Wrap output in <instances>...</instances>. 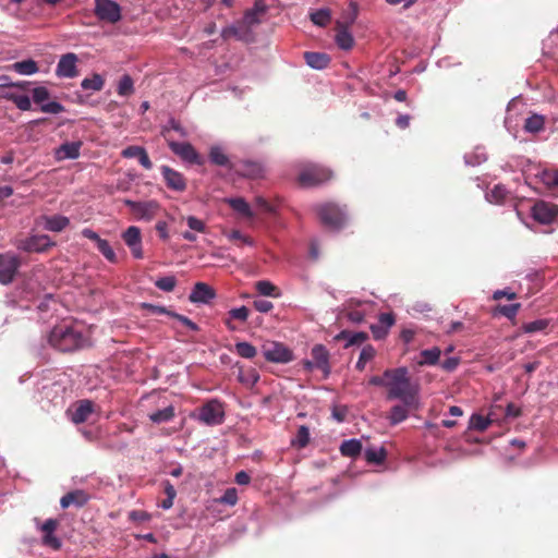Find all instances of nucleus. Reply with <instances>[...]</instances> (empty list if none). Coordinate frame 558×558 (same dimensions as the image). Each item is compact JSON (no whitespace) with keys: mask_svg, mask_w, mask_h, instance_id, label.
Segmentation results:
<instances>
[{"mask_svg":"<svg viewBox=\"0 0 558 558\" xmlns=\"http://www.w3.org/2000/svg\"><path fill=\"white\" fill-rule=\"evenodd\" d=\"M253 305L256 311L259 313H268L272 310L274 305L270 301L264 299H257L253 302Z\"/></svg>","mask_w":558,"mask_h":558,"instance_id":"0e129e2a","label":"nucleus"},{"mask_svg":"<svg viewBox=\"0 0 558 558\" xmlns=\"http://www.w3.org/2000/svg\"><path fill=\"white\" fill-rule=\"evenodd\" d=\"M385 378L388 400H400L411 408L418 409V386L411 381L405 367L386 371Z\"/></svg>","mask_w":558,"mask_h":558,"instance_id":"f257e3e1","label":"nucleus"},{"mask_svg":"<svg viewBox=\"0 0 558 558\" xmlns=\"http://www.w3.org/2000/svg\"><path fill=\"white\" fill-rule=\"evenodd\" d=\"M255 287H256V290L258 291V293L264 296L278 298L280 295L278 288L276 286H274L270 281H267V280L257 281Z\"/></svg>","mask_w":558,"mask_h":558,"instance_id":"37998d69","label":"nucleus"},{"mask_svg":"<svg viewBox=\"0 0 558 558\" xmlns=\"http://www.w3.org/2000/svg\"><path fill=\"white\" fill-rule=\"evenodd\" d=\"M359 7L355 2H350L349 5L342 11L341 16L336 22V27L349 28L357 19Z\"/></svg>","mask_w":558,"mask_h":558,"instance_id":"b1692460","label":"nucleus"},{"mask_svg":"<svg viewBox=\"0 0 558 558\" xmlns=\"http://www.w3.org/2000/svg\"><path fill=\"white\" fill-rule=\"evenodd\" d=\"M170 149L178 155L183 161L202 166L204 163L203 157L195 150V148L186 142H169Z\"/></svg>","mask_w":558,"mask_h":558,"instance_id":"ddd939ff","label":"nucleus"},{"mask_svg":"<svg viewBox=\"0 0 558 558\" xmlns=\"http://www.w3.org/2000/svg\"><path fill=\"white\" fill-rule=\"evenodd\" d=\"M88 500V495L84 490H74L65 494L61 500L60 505L63 509L74 505L77 507L84 506Z\"/></svg>","mask_w":558,"mask_h":558,"instance_id":"393cba45","label":"nucleus"},{"mask_svg":"<svg viewBox=\"0 0 558 558\" xmlns=\"http://www.w3.org/2000/svg\"><path fill=\"white\" fill-rule=\"evenodd\" d=\"M77 56L75 53L69 52L63 54L56 69V74L58 77H66L72 78L77 75Z\"/></svg>","mask_w":558,"mask_h":558,"instance_id":"a211bd4d","label":"nucleus"},{"mask_svg":"<svg viewBox=\"0 0 558 558\" xmlns=\"http://www.w3.org/2000/svg\"><path fill=\"white\" fill-rule=\"evenodd\" d=\"M160 171L169 189L177 192H183L186 189V181L182 173L168 166H162Z\"/></svg>","mask_w":558,"mask_h":558,"instance_id":"6ab92c4d","label":"nucleus"},{"mask_svg":"<svg viewBox=\"0 0 558 558\" xmlns=\"http://www.w3.org/2000/svg\"><path fill=\"white\" fill-rule=\"evenodd\" d=\"M94 404L89 400H81L72 409H69L68 413L71 421L75 424L87 421L89 415L93 413Z\"/></svg>","mask_w":558,"mask_h":558,"instance_id":"412c9836","label":"nucleus"},{"mask_svg":"<svg viewBox=\"0 0 558 558\" xmlns=\"http://www.w3.org/2000/svg\"><path fill=\"white\" fill-rule=\"evenodd\" d=\"M335 37L337 46L342 50H350L354 45V38L347 27H336Z\"/></svg>","mask_w":558,"mask_h":558,"instance_id":"cd10ccee","label":"nucleus"},{"mask_svg":"<svg viewBox=\"0 0 558 558\" xmlns=\"http://www.w3.org/2000/svg\"><path fill=\"white\" fill-rule=\"evenodd\" d=\"M214 298V290L204 282H197L190 294V301L193 303H208Z\"/></svg>","mask_w":558,"mask_h":558,"instance_id":"5701e85b","label":"nucleus"},{"mask_svg":"<svg viewBox=\"0 0 558 558\" xmlns=\"http://www.w3.org/2000/svg\"><path fill=\"white\" fill-rule=\"evenodd\" d=\"M1 97L12 101L22 111H28L32 108L31 98L26 95H19L13 92H5L1 95Z\"/></svg>","mask_w":558,"mask_h":558,"instance_id":"c85d7f7f","label":"nucleus"},{"mask_svg":"<svg viewBox=\"0 0 558 558\" xmlns=\"http://www.w3.org/2000/svg\"><path fill=\"white\" fill-rule=\"evenodd\" d=\"M316 211L322 223L332 230L341 229L348 220L347 213L333 203L318 205Z\"/></svg>","mask_w":558,"mask_h":558,"instance_id":"7ed1b4c3","label":"nucleus"},{"mask_svg":"<svg viewBox=\"0 0 558 558\" xmlns=\"http://www.w3.org/2000/svg\"><path fill=\"white\" fill-rule=\"evenodd\" d=\"M156 230L161 239L167 240L169 238L168 225L166 221H158L156 223Z\"/></svg>","mask_w":558,"mask_h":558,"instance_id":"774afa93","label":"nucleus"},{"mask_svg":"<svg viewBox=\"0 0 558 558\" xmlns=\"http://www.w3.org/2000/svg\"><path fill=\"white\" fill-rule=\"evenodd\" d=\"M209 160L211 163L220 167H228L230 163L226 150L220 145H214L209 149Z\"/></svg>","mask_w":558,"mask_h":558,"instance_id":"7c9ffc66","label":"nucleus"},{"mask_svg":"<svg viewBox=\"0 0 558 558\" xmlns=\"http://www.w3.org/2000/svg\"><path fill=\"white\" fill-rule=\"evenodd\" d=\"M548 326V320L536 319L534 322L526 323L522 326L525 333H534L544 330Z\"/></svg>","mask_w":558,"mask_h":558,"instance_id":"6e6d98bb","label":"nucleus"},{"mask_svg":"<svg viewBox=\"0 0 558 558\" xmlns=\"http://www.w3.org/2000/svg\"><path fill=\"white\" fill-rule=\"evenodd\" d=\"M310 441V430L306 426L302 425L299 427L295 438L292 440V445L299 448H304Z\"/></svg>","mask_w":558,"mask_h":558,"instance_id":"864d4df0","label":"nucleus"},{"mask_svg":"<svg viewBox=\"0 0 558 558\" xmlns=\"http://www.w3.org/2000/svg\"><path fill=\"white\" fill-rule=\"evenodd\" d=\"M189 228L193 231L204 233L206 231V225L203 220L195 216H187L185 218Z\"/></svg>","mask_w":558,"mask_h":558,"instance_id":"052dcab7","label":"nucleus"},{"mask_svg":"<svg viewBox=\"0 0 558 558\" xmlns=\"http://www.w3.org/2000/svg\"><path fill=\"white\" fill-rule=\"evenodd\" d=\"M122 239L132 252V255L141 259L143 258L142 235L138 227L131 226L123 233Z\"/></svg>","mask_w":558,"mask_h":558,"instance_id":"dca6fc26","label":"nucleus"},{"mask_svg":"<svg viewBox=\"0 0 558 558\" xmlns=\"http://www.w3.org/2000/svg\"><path fill=\"white\" fill-rule=\"evenodd\" d=\"M37 526L44 533L43 544L49 546L53 549H59L61 547V541L53 535L58 522L53 519L46 520L41 525H39V521L35 519Z\"/></svg>","mask_w":558,"mask_h":558,"instance_id":"aec40b11","label":"nucleus"},{"mask_svg":"<svg viewBox=\"0 0 558 558\" xmlns=\"http://www.w3.org/2000/svg\"><path fill=\"white\" fill-rule=\"evenodd\" d=\"M330 171L317 165H306L299 173V182L305 187L315 186L330 178Z\"/></svg>","mask_w":558,"mask_h":558,"instance_id":"20e7f679","label":"nucleus"},{"mask_svg":"<svg viewBox=\"0 0 558 558\" xmlns=\"http://www.w3.org/2000/svg\"><path fill=\"white\" fill-rule=\"evenodd\" d=\"M220 501L226 505L233 506L238 501V495L235 488H228L222 497L220 498Z\"/></svg>","mask_w":558,"mask_h":558,"instance_id":"e2e57ef3","label":"nucleus"},{"mask_svg":"<svg viewBox=\"0 0 558 558\" xmlns=\"http://www.w3.org/2000/svg\"><path fill=\"white\" fill-rule=\"evenodd\" d=\"M376 351L372 345L364 347L360 353L359 361L356 362V368L360 371L364 369L366 363L373 360Z\"/></svg>","mask_w":558,"mask_h":558,"instance_id":"8fccbe9b","label":"nucleus"},{"mask_svg":"<svg viewBox=\"0 0 558 558\" xmlns=\"http://www.w3.org/2000/svg\"><path fill=\"white\" fill-rule=\"evenodd\" d=\"M172 317L178 319L181 324L186 326L189 329H191L193 331L198 330L197 325L194 322H192L190 318H187V317H185L183 315L177 314V313H173Z\"/></svg>","mask_w":558,"mask_h":558,"instance_id":"338daca9","label":"nucleus"},{"mask_svg":"<svg viewBox=\"0 0 558 558\" xmlns=\"http://www.w3.org/2000/svg\"><path fill=\"white\" fill-rule=\"evenodd\" d=\"M520 304L519 303H512V304H508V305H500L498 306V312L504 315L505 317L509 318V319H513L515 316H517V313L520 308Z\"/></svg>","mask_w":558,"mask_h":558,"instance_id":"bf43d9fd","label":"nucleus"},{"mask_svg":"<svg viewBox=\"0 0 558 558\" xmlns=\"http://www.w3.org/2000/svg\"><path fill=\"white\" fill-rule=\"evenodd\" d=\"M223 418L225 410L218 400H210L198 410L197 420L206 425H219Z\"/></svg>","mask_w":558,"mask_h":558,"instance_id":"39448f33","label":"nucleus"},{"mask_svg":"<svg viewBox=\"0 0 558 558\" xmlns=\"http://www.w3.org/2000/svg\"><path fill=\"white\" fill-rule=\"evenodd\" d=\"M20 267L17 256L11 253L0 254V282L10 283Z\"/></svg>","mask_w":558,"mask_h":558,"instance_id":"4468645a","label":"nucleus"},{"mask_svg":"<svg viewBox=\"0 0 558 558\" xmlns=\"http://www.w3.org/2000/svg\"><path fill=\"white\" fill-rule=\"evenodd\" d=\"M148 416L149 420L155 424L170 422L174 417V407L169 404L163 409L150 413Z\"/></svg>","mask_w":558,"mask_h":558,"instance_id":"f704fd0d","label":"nucleus"},{"mask_svg":"<svg viewBox=\"0 0 558 558\" xmlns=\"http://www.w3.org/2000/svg\"><path fill=\"white\" fill-rule=\"evenodd\" d=\"M226 202L230 205V207L242 216L252 219L254 217V213L251 209L248 203L242 197L228 198Z\"/></svg>","mask_w":558,"mask_h":558,"instance_id":"2f4dec72","label":"nucleus"},{"mask_svg":"<svg viewBox=\"0 0 558 558\" xmlns=\"http://www.w3.org/2000/svg\"><path fill=\"white\" fill-rule=\"evenodd\" d=\"M507 195V190L502 185H495L494 189L486 194V199L489 203L499 204Z\"/></svg>","mask_w":558,"mask_h":558,"instance_id":"3c124183","label":"nucleus"},{"mask_svg":"<svg viewBox=\"0 0 558 558\" xmlns=\"http://www.w3.org/2000/svg\"><path fill=\"white\" fill-rule=\"evenodd\" d=\"M81 147V141L65 142L56 149L54 156L58 160L76 159L80 156Z\"/></svg>","mask_w":558,"mask_h":558,"instance_id":"4be33fe9","label":"nucleus"},{"mask_svg":"<svg viewBox=\"0 0 558 558\" xmlns=\"http://www.w3.org/2000/svg\"><path fill=\"white\" fill-rule=\"evenodd\" d=\"M312 360L303 361V366L311 372L314 368L320 369L324 376L330 374L329 352L323 344H315L311 351Z\"/></svg>","mask_w":558,"mask_h":558,"instance_id":"423d86ee","label":"nucleus"},{"mask_svg":"<svg viewBox=\"0 0 558 558\" xmlns=\"http://www.w3.org/2000/svg\"><path fill=\"white\" fill-rule=\"evenodd\" d=\"M235 352L241 356V357H244V359H253L256 353H257V350L254 345H252L251 343L248 342H245V341H242V342H238L235 344Z\"/></svg>","mask_w":558,"mask_h":558,"instance_id":"09e8293b","label":"nucleus"},{"mask_svg":"<svg viewBox=\"0 0 558 558\" xmlns=\"http://www.w3.org/2000/svg\"><path fill=\"white\" fill-rule=\"evenodd\" d=\"M144 148L140 146H129L122 150V156L125 158H138Z\"/></svg>","mask_w":558,"mask_h":558,"instance_id":"69168bd1","label":"nucleus"},{"mask_svg":"<svg viewBox=\"0 0 558 558\" xmlns=\"http://www.w3.org/2000/svg\"><path fill=\"white\" fill-rule=\"evenodd\" d=\"M311 21L320 27L327 26L331 21V11L328 8H322L310 13Z\"/></svg>","mask_w":558,"mask_h":558,"instance_id":"4c0bfd02","label":"nucleus"},{"mask_svg":"<svg viewBox=\"0 0 558 558\" xmlns=\"http://www.w3.org/2000/svg\"><path fill=\"white\" fill-rule=\"evenodd\" d=\"M223 235L229 241L239 242L240 244H246L250 246L254 245V241L250 236L240 232L239 230L223 231Z\"/></svg>","mask_w":558,"mask_h":558,"instance_id":"de8ad7c7","label":"nucleus"},{"mask_svg":"<svg viewBox=\"0 0 558 558\" xmlns=\"http://www.w3.org/2000/svg\"><path fill=\"white\" fill-rule=\"evenodd\" d=\"M32 97L35 104L40 105V110L45 113L59 114L64 111V107L58 101L46 102L50 97V93L44 86L35 87L32 90Z\"/></svg>","mask_w":558,"mask_h":558,"instance_id":"f8f14e48","label":"nucleus"},{"mask_svg":"<svg viewBox=\"0 0 558 558\" xmlns=\"http://www.w3.org/2000/svg\"><path fill=\"white\" fill-rule=\"evenodd\" d=\"M263 354L268 362L274 363H289L293 360L292 351L279 342L264 344Z\"/></svg>","mask_w":558,"mask_h":558,"instance_id":"9b49d317","label":"nucleus"},{"mask_svg":"<svg viewBox=\"0 0 558 558\" xmlns=\"http://www.w3.org/2000/svg\"><path fill=\"white\" fill-rule=\"evenodd\" d=\"M141 307L144 310H147L149 313H151L154 315H168V316L172 317V314L174 313L165 306L155 305V304H150V303H142Z\"/></svg>","mask_w":558,"mask_h":558,"instance_id":"13d9d810","label":"nucleus"},{"mask_svg":"<svg viewBox=\"0 0 558 558\" xmlns=\"http://www.w3.org/2000/svg\"><path fill=\"white\" fill-rule=\"evenodd\" d=\"M365 459L372 464H381L387 456L384 447H369L364 451Z\"/></svg>","mask_w":558,"mask_h":558,"instance_id":"58836bf2","label":"nucleus"},{"mask_svg":"<svg viewBox=\"0 0 558 558\" xmlns=\"http://www.w3.org/2000/svg\"><path fill=\"white\" fill-rule=\"evenodd\" d=\"M369 303L366 301L350 299L343 305L342 313L344 316L354 324H360L364 320L366 315V307Z\"/></svg>","mask_w":558,"mask_h":558,"instance_id":"2eb2a0df","label":"nucleus"},{"mask_svg":"<svg viewBox=\"0 0 558 558\" xmlns=\"http://www.w3.org/2000/svg\"><path fill=\"white\" fill-rule=\"evenodd\" d=\"M532 217L542 225H550L558 221V206L539 201L532 207Z\"/></svg>","mask_w":558,"mask_h":558,"instance_id":"1a4fd4ad","label":"nucleus"},{"mask_svg":"<svg viewBox=\"0 0 558 558\" xmlns=\"http://www.w3.org/2000/svg\"><path fill=\"white\" fill-rule=\"evenodd\" d=\"M338 339H345L348 341L347 345L361 344L367 339V335L365 332H351V331H341L338 336Z\"/></svg>","mask_w":558,"mask_h":558,"instance_id":"c03bdc74","label":"nucleus"},{"mask_svg":"<svg viewBox=\"0 0 558 558\" xmlns=\"http://www.w3.org/2000/svg\"><path fill=\"white\" fill-rule=\"evenodd\" d=\"M36 225L51 232H61L70 225V219L62 215H43L36 219Z\"/></svg>","mask_w":558,"mask_h":558,"instance_id":"f3484780","label":"nucleus"},{"mask_svg":"<svg viewBox=\"0 0 558 558\" xmlns=\"http://www.w3.org/2000/svg\"><path fill=\"white\" fill-rule=\"evenodd\" d=\"M51 347L62 352H69L83 347L85 339L82 331L68 322L52 328L48 335Z\"/></svg>","mask_w":558,"mask_h":558,"instance_id":"f03ea898","label":"nucleus"},{"mask_svg":"<svg viewBox=\"0 0 558 558\" xmlns=\"http://www.w3.org/2000/svg\"><path fill=\"white\" fill-rule=\"evenodd\" d=\"M421 356L420 365H436L440 357V350L438 348L423 350Z\"/></svg>","mask_w":558,"mask_h":558,"instance_id":"79ce46f5","label":"nucleus"},{"mask_svg":"<svg viewBox=\"0 0 558 558\" xmlns=\"http://www.w3.org/2000/svg\"><path fill=\"white\" fill-rule=\"evenodd\" d=\"M229 317L240 322H246L248 317V310L245 306L232 308L229 311Z\"/></svg>","mask_w":558,"mask_h":558,"instance_id":"680f3d73","label":"nucleus"},{"mask_svg":"<svg viewBox=\"0 0 558 558\" xmlns=\"http://www.w3.org/2000/svg\"><path fill=\"white\" fill-rule=\"evenodd\" d=\"M177 280L173 276L161 277L156 280L155 286L166 292H170L174 289Z\"/></svg>","mask_w":558,"mask_h":558,"instance_id":"4d7b16f0","label":"nucleus"},{"mask_svg":"<svg viewBox=\"0 0 558 558\" xmlns=\"http://www.w3.org/2000/svg\"><path fill=\"white\" fill-rule=\"evenodd\" d=\"M104 85L105 81L99 74H94L92 77H86L81 83L83 89L94 92L101 90Z\"/></svg>","mask_w":558,"mask_h":558,"instance_id":"a19ab883","label":"nucleus"},{"mask_svg":"<svg viewBox=\"0 0 558 558\" xmlns=\"http://www.w3.org/2000/svg\"><path fill=\"white\" fill-rule=\"evenodd\" d=\"M379 323L385 327V330H381L378 326H372V331L375 338L379 339L387 333V329H389L395 324V317L390 313H383L379 315Z\"/></svg>","mask_w":558,"mask_h":558,"instance_id":"ea45409f","label":"nucleus"},{"mask_svg":"<svg viewBox=\"0 0 558 558\" xmlns=\"http://www.w3.org/2000/svg\"><path fill=\"white\" fill-rule=\"evenodd\" d=\"M544 128V117L539 114H533L525 120L524 129L530 133H537Z\"/></svg>","mask_w":558,"mask_h":558,"instance_id":"a18cd8bd","label":"nucleus"},{"mask_svg":"<svg viewBox=\"0 0 558 558\" xmlns=\"http://www.w3.org/2000/svg\"><path fill=\"white\" fill-rule=\"evenodd\" d=\"M304 59L306 64L315 70L326 69L330 62V58L324 52H305Z\"/></svg>","mask_w":558,"mask_h":558,"instance_id":"a878e982","label":"nucleus"},{"mask_svg":"<svg viewBox=\"0 0 558 558\" xmlns=\"http://www.w3.org/2000/svg\"><path fill=\"white\" fill-rule=\"evenodd\" d=\"M238 379L241 384L251 388L258 381L259 374L253 367H247V368L241 367L239 369Z\"/></svg>","mask_w":558,"mask_h":558,"instance_id":"e433bc0d","label":"nucleus"},{"mask_svg":"<svg viewBox=\"0 0 558 558\" xmlns=\"http://www.w3.org/2000/svg\"><path fill=\"white\" fill-rule=\"evenodd\" d=\"M133 81L129 75H123L118 84V94L120 96H129L133 93Z\"/></svg>","mask_w":558,"mask_h":558,"instance_id":"5fc2aeb1","label":"nucleus"},{"mask_svg":"<svg viewBox=\"0 0 558 558\" xmlns=\"http://www.w3.org/2000/svg\"><path fill=\"white\" fill-rule=\"evenodd\" d=\"M495 420L496 418L494 410H490L487 416L473 414L470 418V428L478 432H484Z\"/></svg>","mask_w":558,"mask_h":558,"instance_id":"bb28decb","label":"nucleus"},{"mask_svg":"<svg viewBox=\"0 0 558 558\" xmlns=\"http://www.w3.org/2000/svg\"><path fill=\"white\" fill-rule=\"evenodd\" d=\"M54 245L56 243L47 234H34L16 243L19 250L27 253H43Z\"/></svg>","mask_w":558,"mask_h":558,"instance_id":"0eeeda50","label":"nucleus"},{"mask_svg":"<svg viewBox=\"0 0 558 558\" xmlns=\"http://www.w3.org/2000/svg\"><path fill=\"white\" fill-rule=\"evenodd\" d=\"M11 68L20 75H33L39 70L37 62L32 59L14 62Z\"/></svg>","mask_w":558,"mask_h":558,"instance_id":"473e14b6","label":"nucleus"},{"mask_svg":"<svg viewBox=\"0 0 558 558\" xmlns=\"http://www.w3.org/2000/svg\"><path fill=\"white\" fill-rule=\"evenodd\" d=\"M464 160L469 166H478L486 160V154L483 148L477 147L472 154H466Z\"/></svg>","mask_w":558,"mask_h":558,"instance_id":"603ef678","label":"nucleus"},{"mask_svg":"<svg viewBox=\"0 0 558 558\" xmlns=\"http://www.w3.org/2000/svg\"><path fill=\"white\" fill-rule=\"evenodd\" d=\"M95 13L101 21L114 24L121 20V9L112 0H96Z\"/></svg>","mask_w":558,"mask_h":558,"instance_id":"9d476101","label":"nucleus"},{"mask_svg":"<svg viewBox=\"0 0 558 558\" xmlns=\"http://www.w3.org/2000/svg\"><path fill=\"white\" fill-rule=\"evenodd\" d=\"M96 246H97L98 251L104 255V257L108 262H110V263L118 262L117 255L107 240H104V239L99 240L98 244Z\"/></svg>","mask_w":558,"mask_h":558,"instance_id":"49530a36","label":"nucleus"},{"mask_svg":"<svg viewBox=\"0 0 558 558\" xmlns=\"http://www.w3.org/2000/svg\"><path fill=\"white\" fill-rule=\"evenodd\" d=\"M536 178L541 180L547 187L554 189L558 186V170L557 169H542L536 174Z\"/></svg>","mask_w":558,"mask_h":558,"instance_id":"c9c22d12","label":"nucleus"},{"mask_svg":"<svg viewBox=\"0 0 558 558\" xmlns=\"http://www.w3.org/2000/svg\"><path fill=\"white\" fill-rule=\"evenodd\" d=\"M362 451V442L359 439L344 440L340 446V452L343 457L356 458Z\"/></svg>","mask_w":558,"mask_h":558,"instance_id":"c756f323","label":"nucleus"},{"mask_svg":"<svg viewBox=\"0 0 558 558\" xmlns=\"http://www.w3.org/2000/svg\"><path fill=\"white\" fill-rule=\"evenodd\" d=\"M125 205L138 220L150 221L159 211L160 205L156 201L134 202L126 199Z\"/></svg>","mask_w":558,"mask_h":558,"instance_id":"6e6552de","label":"nucleus"},{"mask_svg":"<svg viewBox=\"0 0 558 558\" xmlns=\"http://www.w3.org/2000/svg\"><path fill=\"white\" fill-rule=\"evenodd\" d=\"M410 410H415V409L411 408L410 405H407L404 403L396 404L395 407H392L389 417H388L390 421V424L397 425V424L403 422L404 420H407Z\"/></svg>","mask_w":558,"mask_h":558,"instance_id":"72a5a7b5","label":"nucleus"}]
</instances>
